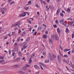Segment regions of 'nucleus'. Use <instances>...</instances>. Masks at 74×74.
<instances>
[{
    "label": "nucleus",
    "mask_w": 74,
    "mask_h": 74,
    "mask_svg": "<svg viewBox=\"0 0 74 74\" xmlns=\"http://www.w3.org/2000/svg\"><path fill=\"white\" fill-rule=\"evenodd\" d=\"M26 12H23L22 14H20L19 15L20 17H24L26 16Z\"/></svg>",
    "instance_id": "nucleus-1"
},
{
    "label": "nucleus",
    "mask_w": 74,
    "mask_h": 74,
    "mask_svg": "<svg viewBox=\"0 0 74 74\" xmlns=\"http://www.w3.org/2000/svg\"><path fill=\"white\" fill-rule=\"evenodd\" d=\"M14 34H15V32H12V34H11V32L10 34H8V36H9V37H10L11 36H14Z\"/></svg>",
    "instance_id": "nucleus-2"
},
{
    "label": "nucleus",
    "mask_w": 74,
    "mask_h": 74,
    "mask_svg": "<svg viewBox=\"0 0 74 74\" xmlns=\"http://www.w3.org/2000/svg\"><path fill=\"white\" fill-rule=\"evenodd\" d=\"M74 23V21L72 22L71 21V22L70 23V25L72 27H74V24H73Z\"/></svg>",
    "instance_id": "nucleus-3"
},
{
    "label": "nucleus",
    "mask_w": 74,
    "mask_h": 74,
    "mask_svg": "<svg viewBox=\"0 0 74 74\" xmlns=\"http://www.w3.org/2000/svg\"><path fill=\"white\" fill-rule=\"evenodd\" d=\"M57 59L59 62H60V59H61V57L60 55H58L57 56Z\"/></svg>",
    "instance_id": "nucleus-4"
},
{
    "label": "nucleus",
    "mask_w": 74,
    "mask_h": 74,
    "mask_svg": "<svg viewBox=\"0 0 74 74\" xmlns=\"http://www.w3.org/2000/svg\"><path fill=\"white\" fill-rule=\"evenodd\" d=\"M23 48H21V51H23V49H25L27 47V46H22Z\"/></svg>",
    "instance_id": "nucleus-5"
},
{
    "label": "nucleus",
    "mask_w": 74,
    "mask_h": 74,
    "mask_svg": "<svg viewBox=\"0 0 74 74\" xmlns=\"http://www.w3.org/2000/svg\"><path fill=\"white\" fill-rule=\"evenodd\" d=\"M60 22L62 24V25H64V20H62L60 21Z\"/></svg>",
    "instance_id": "nucleus-6"
},
{
    "label": "nucleus",
    "mask_w": 74,
    "mask_h": 74,
    "mask_svg": "<svg viewBox=\"0 0 74 74\" xmlns=\"http://www.w3.org/2000/svg\"><path fill=\"white\" fill-rule=\"evenodd\" d=\"M34 67L35 69H40V67H39V66H38L37 65H34Z\"/></svg>",
    "instance_id": "nucleus-7"
},
{
    "label": "nucleus",
    "mask_w": 74,
    "mask_h": 74,
    "mask_svg": "<svg viewBox=\"0 0 74 74\" xmlns=\"http://www.w3.org/2000/svg\"><path fill=\"white\" fill-rule=\"evenodd\" d=\"M49 42L50 44H52V39H50L49 40Z\"/></svg>",
    "instance_id": "nucleus-8"
},
{
    "label": "nucleus",
    "mask_w": 74,
    "mask_h": 74,
    "mask_svg": "<svg viewBox=\"0 0 74 74\" xmlns=\"http://www.w3.org/2000/svg\"><path fill=\"white\" fill-rule=\"evenodd\" d=\"M59 12H60V9L59 8H58L56 12V15H58V14H59Z\"/></svg>",
    "instance_id": "nucleus-9"
},
{
    "label": "nucleus",
    "mask_w": 74,
    "mask_h": 74,
    "mask_svg": "<svg viewBox=\"0 0 74 74\" xmlns=\"http://www.w3.org/2000/svg\"><path fill=\"white\" fill-rule=\"evenodd\" d=\"M65 32L66 33H69V30L68 29V27L66 28Z\"/></svg>",
    "instance_id": "nucleus-10"
},
{
    "label": "nucleus",
    "mask_w": 74,
    "mask_h": 74,
    "mask_svg": "<svg viewBox=\"0 0 74 74\" xmlns=\"http://www.w3.org/2000/svg\"><path fill=\"white\" fill-rule=\"evenodd\" d=\"M31 59H32V58H29V64H30V63H32V60Z\"/></svg>",
    "instance_id": "nucleus-11"
},
{
    "label": "nucleus",
    "mask_w": 74,
    "mask_h": 74,
    "mask_svg": "<svg viewBox=\"0 0 74 74\" xmlns=\"http://www.w3.org/2000/svg\"><path fill=\"white\" fill-rule=\"evenodd\" d=\"M0 63L2 64H4V60H2L0 61Z\"/></svg>",
    "instance_id": "nucleus-12"
},
{
    "label": "nucleus",
    "mask_w": 74,
    "mask_h": 74,
    "mask_svg": "<svg viewBox=\"0 0 74 74\" xmlns=\"http://www.w3.org/2000/svg\"><path fill=\"white\" fill-rule=\"evenodd\" d=\"M70 49H64V52H65V51H70Z\"/></svg>",
    "instance_id": "nucleus-13"
},
{
    "label": "nucleus",
    "mask_w": 74,
    "mask_h": 74,
    "mask_svg": "<svg viewBox=\"0 0 74 74\" xmlns=\"http://www.w3.org/2000/svg\"><path fill=\"white\" fill-rule=\"evenodd\" d=\"M18 55H19V56H22V53H21V52L20 51L18 52Z\"/></svg>",
    "instance_id": "nucleus-14"
},
{
    "label": "nucleus",
    "mask_w": 74,
    "mask_h": 74,
    "mask_svg": "<svg viewBox=\"0 0 74 74\" xmlns=\"http://www.w3.org/2000/svg\"><path fill=\"white\" fill-rule=\"evenodd\" d=\"M60 15L62 16V17H63V16H64V14L62 13L60 14Z\"/></svg>",
    "instance_id": "nucleus-15"
},
{
    "label": "nucleus",
    "mask_w": 74,
    "mask_h": 74,
    "mask_svg": "<svg viewBox=\"0 0 74 74\" xmlns=\"http://www.w3.org/2000/svg\"><path fill=\"white\" fill-rule=\"evenodd\" d=\"M17 45L18 44H17V43H15L14 44V47H17Z\"/></svg>",
    "instance_id": "nucleus-16"
},
{
    "label": "nucleus",
    "mask_w": 74,
    "mask_h": 74,
    "mask_svg": "<svg viewBox=\"0 0 74 74\" xmlns=\"http://www.w3.org/2000/svg\"><path fill=\"white\" fill-rule=\"evenodd\" d=\"M46 11H48L49 10V8L48 7V6H46Z\"/></svg>",
    "instance_id": "nucleus-17"
},
{
    "label": "nucleus",
    "mask_w": 74,
    "mask_h": 74,
    "mask_svg": "<svg viewBox=\"0 0 74 74\" xmlns=\"http://www.w3.org/2000/svg\"><path fill=\"white\" fill-rule=\"evenodd\" d=\"M50 9L51 10H53V9H54V8H53V5H52L50 7Z\"/></svg>",
    "instance_id": "nucleus-18"
},
{
    "label": "nucleus",
    "mask_w": 74,
    "mask_h": 74,
    "mask_svg": "<svg viewBox=\"0 0 74 74\" xmlns=\"http://www.w3.org/2000/svg\"><path fill=\"white\" fill-rule=\"evenodd\" d=\"M19 66L18 65H15L14 66V68H18Z\"/></svg>",
    "instance_id": "nucleus-19"
},
{
    "label": "nucleus",
    "mask_w": 74,
    "mask_h": 74,
    "mask_svg": "<svg viewBox=\"0 0 74 74\" xmlns=\"http://www.w3.org/2000/svg\"><path fill=\"white\" fill-rule=\"evenodd\" d=\"M27 44V43L26 42H24L23 44V46H26V45Z\"/></svg>",
    "instance_id": "nucleus-20"
},
{
    "label": "nucleus",
    "mask_w": 74,
    "mask_h": 74,
    "mask_svg": "<svg viewBox=\"0 0 74 74\" xmlns=\"http://www.w3.org/2000/svg\"><path fill=\"white\" fill-rule=\"evenodd\" d=\"M53 58H54V60L55 59V58H56V55L55 54H53Z\"/></svg>",
    "instance_id": "nucleus-21"
},
{
    "label": "nucleus",
    "mask_w": 74,
    "mask_h": 74,
    "mask_svg": "<svg viewBox=\"0 0 74 74\" xmlns=\"http://www.w3.org/2000/svg\"><path fill=\"white\" fill-rule=\"evenodd\" d=\"M67 12H69V13L70 12V8H68Z\"/></svg>",
    "instance_id": "nucleus-22"
},
{
    "label": "nucleus",
    "mask_w": 74,
    "mask_h": 74,
    "mask_svg": "<svg viewBox=\"0 0 74 74\" xmlns=\"http://www.w3.org/2000/svg\"><path fill=\"white\" fill-rule=\"evenodd\" d=\"M2 10L3 11H6V10H7V8H2Z\"/></svg>",
    "instance_id": "nucleus-23"
},
{
    "label": "nucleus",
    "mask_w": 74,
    "mask_h": 74,
    "mask_svg": "<svg viewBox=\"0 0 74 74\" xmlns=\"http://www.w3.org/2000/svg\"><path fill=\"white\" fill-rule=\"evenodd\" d=\"M26 34V32H24L22 34V36H25Z\"/></svg>",
    "instance_id": "nucleus-24"
},
{
    "label": "nucleus",
    "mask_w": 74,
    "mask_h": 74,
    "mask_svg": "<svg viewBox=\"0 0 74 74\" xmlns=\"http://www.w3.org/2000/svg\"><path fill=\"white\" fill-rule=\"evenodd\" d=\"M18 73L20 74H22L23 71H18Z\"/></svg>",
    "instance_id": "nucleus-25"
},
{
    "label": "nucleus",
    "mask_w": 74,
    "mask_h": 74,
    "mask_svg": "<svg viewBox=\"0 0 74 74\" xmlns=\"http://www.w3.org/2000/svg\"><path fill=\"white\" fill-rule=\"evenodd\" d=\"M49 60L46 59L45 60V63H48V62H49Z\"/></svg>",
    "instance_id": "nucleus-26"
},
{
    "label": "nucleus",
    "mask_w": 74,
    "mask_h": 74,
    "mask_svg": "<svg viewBox=\"0 0 74 74\" xmlns=\"http://www.w3.org/2000/svg\"><path fill=\"white\" fill-rule=\"evenodd\" d=\"M27 22H28V23H30V24H31L32 22H31V21H29V20L27 19Z\"/></svg>",
    "instance_id": "nucleus-27"
},
{
    "label": "nucleus",
    "mask_w": 74,
    "mask_h": 74,
    "mask_svg": "<svg viewBox=\"0 0 74 74\" xmlns=\"http://www.w3.org/2000/svg\"><path fill=\"white\" fill-rule=\"evenodd\" d=\"M18 59H15L14 61V63H15V62H18Z\"/></svg>",
    "instance_id": "nucleus-28"
},
{
    "label": "nucleus",
    "mask_w": 74,
    "mask_h": 74,
    "mask_svg": "<svg viewBox=\"0 0 74 74\" xmlns=\"http://www.w3.org/2000/svg\"><path fill=\"white\" fill-rule=\"evenodd\" d=\"M17 26V25H16V24H14L12 25V26L13 27H15V26Z\"/></svg>",
    "instance_id": "nucleus-29"
},
{
    "label": "nucleus",
    "mask_w": 74,
    "mask_h": 74,
    "mask_svg": "<svg viewBox=\"0 0 74 74\" xmlns=\"http://www.w3.org/2000/svg\"><path fill=\"white\" fill-rule=\"evenodd\" d=\"M20 41V38H18L16 40L17 42H19Z\"/></svg>",
    "instance_id": "nucleus-30"
},
{
    "label": "nucleus",
    "mask_w": 74,
    "mask_h": 74,
    "mask_svg": "<svg viewBox=\"0 0 74 74\" xmlns=\"http://www.w3.org/2000/svg\"><path fill=\"white\" fill-rule=\"evenodd\" d=\"M64 25L65 26H66V27H68L69 26V25L68 24H65Z\"/></svg>",
    "instance_id": "nucleus-31"
},
{
    "label": "nucleus",
    "mask_w": 74,
    "mask_h": 74,
    "mask_svg": "<svg viewBox=\"0 0 74 74\" xmlns=\"http://www.w3.org/2000/svg\"><path fill=\"white\" fill-rule=\"evenodd\" d=\"M1 12L2 14H4V13H5V12H4V11L2 10H1Z\"/></svg>",
    "instance_id": "nucleus-32"
},
{
    "label": "nucleus",
    "mask_w": 74,
    "mask_h": 74,
    "mask_svg": "<svg viewBox=\"0 0 74 74\" xmlns=\"http://www.w3.org/2000/svg\"><path fill=\"white\" fill-rule=\"evenodd\" d=\"M50 60H51V61H52V60H53V59L52 58V57H51V56H50Z\"/></svg>",
    "instance_id": "nucleus-33"
},
{
    "label": "nucleus",
    "mask_w": 74,
    "mask_h": 74,
    "mask_svg": "<svg viewBox=\"0 0 74 74\" xmlns=\"http://www.w3.org/2000/svg\"><path fill=\"white\" fill-rule=\"evenodd\" d=\"M57 30L58 33H59V32H60V31L59 30V28H57Z\"/></svg>",
    "instance_id": "nucleus-34"
},
{
    "label": "nucleus",
    "mask_w": 74,
    "mask_h": 74,
    "mask_svg": "<svg viewBox=\"0 0 74 74\" xmlns=\"http://www.w3.org/2000/svg\"><path fill=\"white\" fill-rule=\"evenodd\" d=\"M20 24V21H19L18 23H16V25H17H17H19Z\"/></svg>",
    "instance_id": "nucleus-35"
},
{
    "label": "nucleus",
    "mask_w": 74,
    "mask_h": 74,
    "mask_svg": "<svg viewBox=\"0 0 74 74\" xmlns=\"http://www.w3.org/2000/svg\"><path fill=\"white\" fill-rule=\"evenodd\" d=\"M23 70L25 71L27 70V69L25 67H24L23 68Z\"/></svg>",
    "instance_id": "nucleus-36"
},
{
    "label": "nucleus",
    "mask_w": 74,
    "mask_h": 74,
    "mask_svg": "<svg viewBox=\"0 0 74 74\" xmlns=\"http://www.w3.org/2000/svg\"><path fill=\"white\" fill-rule=\"evenodd\" d=\"M63 62H66V63L67 64V61H66L65 59L63 60Z\"/></svg>",
    "instance_id": "nucleus-37"
},
{
    "label": "nucleus",
    "mask_w": 74,
    "mask_h": 74,
    "mask_svg": "<svg viewBox=\"0 0 74 74\" xmlns=\"http://www.w3.org/2000/svg\"><path fill=\"white\" fill-rule=\"evenodd\" d=\"M21 33V29H20L18 31V34H20Z\"/></svg>",
    "instance_id": "nucleus-38"
},
{
    "label": "nucleus",
    "mask_w": 74,
    "mask_h": 74,
    "mask_svg": "<svg viewBox=\"0 0 74 74\" xmlns=\"http://www.w3.org/2000/svg\"><path fill=\"white\" fill-rule=\"evenodd\" d=\"M64 57H66V58H68V56H67V55H64Z\"/></svg>",
    "instance_id": "nucleus-39"
},
{
    "label": "nucleus",
    "mask_w": 74,
    "mask_h": 74,
    "mask_svg": "<svg viewBox=\"0 0 74 74\" xmlns=\"http://www.w3.org/2000/svg\"><path fill=\"white\" fill-rule=\"evenodd\" d=\"M58 20H57L56 21V24H58Z\"/></svg>",
    "instance_id": "nucleus-40"
},
{
    "label": "nucleus",
    "mask_w": 74,
    "mask_h": 74,
    "mask_svg": "<svg viewBox=\"0 0 74 74\" xmlns=\"http://www.w3.org/2000/svg\"><path fill=\"white\" fill-rule=\"evenodd\" d=\"M30 40V37L28 38L26 40V41H29Z\"/></svg>",
    "instance_id": "nucleus-41"
},
{
    "label": "nucleus",
    "mask_w": 74,
    "mask_h": 74,
    "mask_svg": "<svg viewBox=\"0 0 74 74\" xmlns=\"http://www.w3.org/2000/svg\"><path fill=\"white\" fill-rule=\"evenodd\" d=\"M29 7H27L26 8H25V10H28V9H29Z\"/></svg>",
    "instance_id": "nucleus-42"
},
{
    "label": "nucleus",
    "mask_w": 74,
    "mask_h": 74,
    "mask_svg": "<svg viewBox=\"0 0 74 74\" xmlns=\"http://www.w3.org/2000/svg\"><path fill=\"white\" fill-rule=\"evenodd\" d=\"M25 66H26V67H29L30 66V65H28V64H26Z\"/></svg>",
    "instance_id": "nucleus-43"
},
{
    "label": "nucleus",
    "mask_w": 74,
    "mask_h": 74,
    "mask_svg": "<svg viewBox=\"0 0 74 74\" xmlns=\"http://www.w3.org/2000/svg\"><path fill=\"white\" fill-rule=\"evenodd\" d=\"M53 26L55 28H56V27H57V26H56V25H53Z\"/></svg>",
    "instance_id": "nucleus-44"
},
{
    "label": "nucleus",
    "mask_w": 74,
    "mask_h": 74,
    "mask_svg": "<svg viewBox=\"0 0 74 74\" xmlns=\"http://www.w3.org/2000/svg\"><path fill=\"white\" fill-rule=\"evenodd\" d=\"M36 33L37 32H35L33 34V35H34L35 36H36Z\"/></svg>",
    "instance_id": "nucleus-45"
},
{
    "label": "nucleus",
    "mask_w": 74,
    "mask_h": 74,
    "mask_svg": "<svg viewBox=\"0 0 74 74\" xmlns=\"http://www.w3.org/2000/svg\"><path fill=\"white\" fill-rule=\"evenodd\" d=\"M38 30H41V27H38Z\"/></svg>",
    "instance_id": "nucleus-46"
},
{
    "label": "nucleus",
    "mask_w": 74,
    "mask_h": 74,
    "mask_svg": "<svg viewBox=\"0 0 74 74\" xmlns=\"http://www.w3.org/2000/svg\"><path fill=\"white\" fill-rule=\"evenodd\" d=\"M62 12L63 13H64V14H66V12H64V11L62 10Z\"/></svg>",
    "instance_id": "nucleus-47"
},
{
    "label": "nucleus",
    "mask_w": 74,
    "mask_h": 74,
    "mask_svg": "<svg viewBox=\"0 0 74 74\" xmlns=\"http://www.w3.org/2000/svg\"><path fill=\"white\" fill-rule=\"evenodd\" d=\"M35 5H36V7H38V4H36Z\"/></svg>",
    "instance_id": "nucleus-48"
},
{
    "label": "nucleus",
    "mask_w": 74,
    "mask_h": 74,
    "mask_svg": "<svg viewBox=\"0 0 74 74\" xmlns=\"http://www.w3.org/2000/svg\"><path fill=\"white\" fill-rule=\"evenodd\" d=\"M43 37H47V35H45L43 36Z\"/></svg>",
    "instance_id": "nucleus-49"
},
{
    "label": "nucleus",
    "mask_w": 74,
    "mask_h": 74,
    "mask_svg": "<svg viewBox=\"0 0 74 74\" xmlns=\"http://www.w3.org/2000/svg\"><path fill=\"white\" fill-rule=\"evenodd\" d=\"M4 59V57H3L2 56L0 57V59Z\"/></svg>",
    "instance_id": "nucleus-50"
},
{
    "label": "nucleus",
    "mask_w": 74,
    "mask_h": 74,
    "mask_svg": "<svg viewBox=\"0 0 74 74\" xmlns=\"http://www.w3.org/2000/svg\"><path fill=\"white\" fill-rule=\"evenodd\" d=\"M15 53H12V56H14V55H15Z\"/></svg>",
    "instance_id": "nucleus-51"
},
{
    "label": "nucleus",
    "mask_w": 74,
    "mask_h": 74,
    "mask_svg": "<svg viewBox=\"0 0 74 74\" xmlns=\"http://www.w3.org/2000/svg\"><path fill=\"white\" fill-rule=\"evenodd\" d=\"M11 50H9V54H11Z\"/></svg>",
    "instance_id": "nucleus-52"
},
{
    "label": "nucleus",
    "mask_w": 74,
    "mask_h": 74,
    "mask_svg": "<svg viewBox=\"0 0 74 74\" xmlns=\"http://www.w3.org/2000/svg\"><path fill=\"white\" fill-rule=\"evenodd\" d=\"M34 56H33L32 55L29 58H30L31 59H32V58H33V57H34Z\"/></svg>",
    "instance_id": "nucleus-53"
},
{
    "label": "nucleus",
    "mask_w": 74,
    "mask_h": 74,
    "mask_svg": "<svg viewBox=\"0 0 74 74\" xmlns=\"http://www.w3.org/2000/svg\"><path fill=\"white\" fill-rule=\"evenodd\" d=\"M56 40H59V38L58 37H56Z\"/></svg>",
    "instance_id": "nucleus-54"
},
{
    "label": "nucleus",
    "mask_w": 74,
    "mask_h": 74,
    "mask_svg": "<svg viewBox=\"0 0 74 74\" xmlns=\"http://www.w3.org/2000/svg\"><path fill=\"white\" fill-rule=\"evenodd\" d=\"M42 26H44V27H47V26H46V25H45V24H43Z\"/></svg>",
    "instance_id": "nucleus-55"
},
{
    "label": "nucleus",
    "mask_w": 74,
    "mask_h": 74,
    "mask_svg": "<svg viewBox=\"0 0 74 74\" xmlns=\"http://www.w3.org/2000/svg\"><path fill=\"white\" fill-rule=\"evenodd\" d=\"M70 38H69V37H68V38L67 40H68V42L70 41Z\"/></svg>",
    "instance_id": "nucleus-56"
},
{
    "label": "nucleus",
    "mask_w": 74,
    "mask_h": 74,
    "mask_svg": "<svg viewBox=\"0 0 74 74\" xmlns=\"http://www.w3.org/2000/svg\"><path fill=\"white\" fill-rule=\"evenodd\" d=\"M70 52H71V51H69L68 52V54H69V55H70Z\"/></svg>",
    "instance_id": "nucleus-57"
},
{
    "label": "nucleus",
    "mask_w": 74,
    "mask_h": 74,
    "mask_svg": "<svg viewBox=\"0 0 74 74\" xmlns=\"http://www.w3.org/2000/svg\"><path fill=\"white\" fill-rule=\"evenodd\" d=\"M40 3H41V4H42V0H40Z\"/></svg>",
    "instance_id": "nucleus-58"
},
{
    "label": "nucleus",
    "mask_w": 74,
    "mask_h": 74,
    "mask_svg": "<svg viewBox=\"0 0 74 74\" xmlns=\"http://www.w3.org/2000/svg\"><path fill=\"white\" fill-rule=\"evenodd\" d=\"M69 66H72V65H73L72 63H71V62L69 64Z\"/></svg>",
    "instance_id": "nucleus-59"
},
{
    "label": "nucleus",
    "mask_w": 74,
    "mask_h": 74,
    "mask_svg": "<svg viewBox=\"0 0 74 74\" xmlns=\"http://www.w3.org/2000/svg\"><path fill=\"white\" fill-rule=\"evenodd\" d=\"M72 19L71 18H69L67 19V20H71Z\"/></svg>",
    "instance_id": "nucleus-60"
},
{
    "label": "nucleus",
    "mask_w": 74,
    "mask_h": 74,
    "mask_svg": "<svg viewBox=\"0 0 74 74\" xmlns=\"http://www.w3.org/2000/svg\"><path fill=\"white\" fill-rule=\"evenodd\" d=\"M74 37V34H73L72 35V37Z\"/></svg>",
    "instance_id": "nucleus-61"
},
{
    "label": "nucleus",
    "mask_w": 74,
    "mask_h": 74,
    "mask_svg": "<svg viewBox=\"0 0 74 74\" xmlns=\"http://www.w3.org/2000/svg\"><path fill=\"white\" fill-rule=\"evenodd\" d=\"M32 55L33 56H34L35 55V53H33L32 54Z\"/></svg>",
    "instance_id": "nucleus-62"
},
{
    "label": "nucleus",
    "mask_w": 74,
    "mask_h": 74,
    "mask_svg": "<svg viewBox=\"0 0 74 74\" xmlns=\"http://www.w3.org/2000/svg\"><path fill=\"white\" fill-rule=\"evenodd\" d=\"M29 30L30 31V32H31V31L32 30V28H30L29 29Z\"/></svg>",
    "instance_id": "nucleus-63"
},
{
    "label": "nucleus",
    "mask_w": 74,
    "mask_h": 74,
    "mask_svg": "<svg viewBox=\"0 0 74 74\" xmlns=\"http://www.w3.org/2000/svg\"><path fill=\"white\" fill-rule=\"evenodd\" d=\"M22 74H27V73H26L23 72V73H22Z\"/></svg>",
    "instance_id": "nucleus-64"
}]
</instances>
